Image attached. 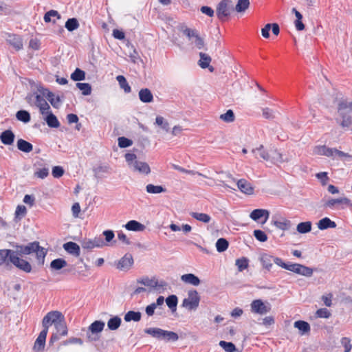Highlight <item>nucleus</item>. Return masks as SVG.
<instances>
[{
    "label": "nucleus",
    "instance_id": "bf43d9fd",
    "mask_svg": "<svg viewBox=\"0 0 352 352\" xmlns=\"http://www.w3.org/2000/svg\"><path fill=\"white\" fill-rule=\"evenodd\" d=\"M118 146L120 148H127L133 144V141L126 137H120L118 139Z\"/></svg>",
    "mask_w": 352,
    "mask_h": 352
},
{
    "label": "nucleus",
    "instance_id": "a211bd4d",
    "mask_svg": "<svg viewBox=\"0 0 352 352\" xmlns=\"http://www.w3.org/2000/svg\"><path fill=\"white\" fill-rule=\"evenodd\" d=\"M250 217L252 220L256 221L264 217L263 223H265L270 217V212L265 209H255L251 212Z\"/></svg>",
    "mask_w": 352,
    "mask_h": 352
},
{
    "label": "nucleus",
    "instance_id": "ddd939ff",
    "mask_svg": "<svg viewBox=\"0 0 352 352\" xmlns=\"http://www.w3.org/2000/svg\"><path fill=\"white\" fill-rule=\"evenodd\" d=\"M47 331V329L43 328V330L40 332L34 342V349L35 351H41L44 349Z\"/></svg>",
    "mask_w": 352,
    "mask_h": 352
},
{
    "label": "nucleus",
    "instance_id": "8fccbe9b",
    "mask_svg": "<svg viewBox=\"0 0 352 352\" xmlns=\"http://www.w3.org/2000/svg\"><path fill=\"white\" fill-rule=\"evenodd\" d=\"M219 344L226 352H235L236 351V346L231 342L221 340Z\"/></svg>",
    "mask_w": 352,
    "mask_h": 352
},
{
    "label": "nucleus",
    "instance_id": "cd10ccee",
    "mask_svg": "<svg viewBox=\"0 0 352 352\" xmlns=\"http://www.w3.org/2000/svg\"><path fill=\"white\" fill-rule=\"evenodd\" d=\"M16 146L17 148L19 151H23L24 153H30L33 150V145L30 142L23 139L18 140L16 142Z\"/></svg>",
    "mask_w": 352,
    "mask_h": 352
},
{
    "label": "nucleus",
    "instance_id": "aec40b11",
    "mask_svg": "<svg viewBox=\"0 0 352 352\" xmlns=\"http://www.w3.org/2000/svg\"><path fill=\"white\" fill-rule=\"evenodd\" d=\"M133 171H136L142 174L148 175L151 172V168L146 162L135 161V164L131 167Z\"/></svg>",
    "mask_w": 352,
    "mask_h": 352
},
{
    "label": "nucleus",
    "instance_id": "412c9836",
    "mask_svg": "<svg viewBox=\"0 0 352 352\" xmlns=\"http://www.w3.org/2000/svg\"><path fill=\"white\" fill-rule=\"evenodd\" d=\"M344 204L347 206H351V201L346 197L338 198V199H331L328 200L324 206L326 208H333L336 205Z\"/></svg>",
    "mask_w": 352,
    "mask_h": 352
},
{
    "label": "nucleus",
    "instance_id": "de8ad7c7",
    "mask_svg": "<svg viewBox=\"0 0 352 352\" xmlns=\"http://www.w3.org/2000/svg\"><path fill=\"white\" fill-rule=\"evenodd\" d=\"M54 326L57 333H58L60 336H66L67 334V328L65 322V319L58 321L57 324L55 323Z\"/></svg>",
    "mask_w": 352,
    "mask_h": 352
},
{
    "label": "nucleus",
    "instance_id": "4d7b16f0",
    "mask_svg": "<svg viewBox=\"0 0 352 352\" xmlns=\"http://www.w3.org/2000/svg\"><path fill=\"white\" fill-rule=\"evenodd\" d=\"M110 169L109 166H98L93 168L94 176L96 178H101V173H108Z\"/></svg>",
    "mask_w": 352,
    "mask_h": 352
},
{
    "label": "nucleus",
    "instance_id": "680f3d73",
    "mask_svg": "<svg viewBox=\"0 0 352 352\" xmlns=\"http://www.w3.org/2000/svg\"><path fill=\"white\" fill-rule=\"evenodd\" d=\"M65 173L64 168L60 166H55L52 168V174L55 178L61 177Z\"/></svg>",
    "mask_w": 352,
    "mask_h": 352
},
{
    "label": "nucleus",
    "instance_id": "f3484780",
    "mask_svg": "<svg viewBox=\"0 0 352 352\" xmlns=\"http://www.w3.org/2000/svg\"><path fill=\"white\" fill-rule=\"evenodd\" d=\"M263 267L270 272L273 265L274 256L267 253H262L258 258Z\"/></svg>",
    "mask_w": 352,
    "mask_h": 352
},
{
    "label": "nucleus",
    "instance_id": "423d86ee",
    "mask_svg": "<svg viewBox=\"0 0 352 352\" xmlns=\"http://www.w3.org/2000/svg\"><path fill=\"white\" fill-rule=\"evenodd\" d=\"M7 263L8 264H6V266H8L10 263H12L16 267L25 273H30L32 271V266L30 263L26 260L21 258L20 256L9 254Z\"/></svg>",
    "mask_w": 352,
    "mask_h": 352
},
{
    "label": "nucleus",
    "instance_id": "f257e3e1",
    "mask_svg": "<svg viewBox=\"0 0 352 352\" xmlns=\"http://www.w3.org/2000/svg\"><path fill=\"white\" fill-rule=\"evenodd\" d=\"M15 248V250L8 249V252H10L8 254H12L23 257V256L35 253L38 264L40 265L44 264L47 250L40 246L39 242L33 241L28 243L27 245H16Z\"/></svg>",
    "mask_w": 352,
    "mask_h": 352
},
{
    "label": "nucleus",
    "instance_id": "7c9ffc66",
    "mask_svg": "<svg viewBox=\"0 0 352 352\" xmlns=\"http://www.w3.org/2000/svg\"><path fill=\"white\" fill-rule=\"evenodd\" d=\"M294 326L295 328H297L301 332L302 335L309 333L310 331V325L306 321L297 320L294 322Z\"/></svg>",
    "mask_w": 352,
    "mask_h": 352
},
{
    "label": "nucleus",
    "instance_id": "603ef678",
    "mask_svg": "<svg viewBox=\"0 0 352 352\" xmlns=\"http://www.w3.org/2000/svg\"><path fill=\"white\" fill-rule=\"evenodd\" d=\"M190 215L194 219L204 222V223H208L210 221V217L205 213H199V212H191Z\"/></svg>",
    "mask_w": 352,
    "mask_h": 352
},
{
    "label": "nucleus",
    "instance_id": "7ed1b4c3",
    "mask_svg": "<svg viewBox=\"0 0 352 352\" xmlns=\"http://www.w3.org/2000/svg\"><path fill=\"white\" fill-rule=\"evenodd\" d=\"M144 332L151 335L155 338L166 342H175L178 340L179 336L177 333L153 327L144 329Z\"/></svg>",
    "mask_w": 352,
    "mask_h": 352
},
{
    "label": "nucleus",
    "instance_id": "37998d69",
    "mask_svg": "<svg viewBox=\"0 0 352 352\" xmlns=\"http://www.w3.org/2000/svg\"><path fill=\"white\" fill-rule=\"evenodd\" d=\"M229 246V242L225 238H219L216 242V248L219 252H225Z\"/></svg>",
    "mask_w": 352,
    "mask_h": 352
},
{
    "label": "nucleus",
    "instance_id": "4c0bfd02",
    "mask_svg": "<svg viewBox=\"0 0 352 352\" xmlns=\"http://www.w3.org/2000/svg\"><path fill=\"white\" fill-rule=\"evenodd\" d=\"M166 303L173 312L175 311L178 303V298L177 296L174 294L168 296L166 298Z\"/></svg>",
    "mask_w": 352,
    "mask_h": 352
},
{
    "label": "nucleus",
    "instance_id": "9d476101",
    "mask_svg": "<svg viewBox=\"0 0 352 352\" xmlns=\"http://www.w3.org/2000/svg\"><path fill=\"white\" fill-rule=\"evenodd\" d=\"M270 306L265 305L262 300H254L251 303V311L253 313L264 315L270 311Z\"/></svg>",
    "mask_w": 352,
    "mask_h": 352
},
{
    "label": "nucleus",
    "instance_id": "473e14b6",
    "mask_svg": "<svg viewBox=\"0 0 352 352\" xmlns=\"http://www.w3.org/2000/svg\"><path fill=\"white\" fill-rule=\"evenodd\" d=\"M67 265V261L62 258L54 259L50 263V267L54 270H60Z\"/></svg>",
    "mask_w": 352,
    "mask_h": 352
},
{
    "label": "nucleus",
    "instance_id": "c03bdc74",
    "mask_svg": "<svg viewBox=\"0 0 352 352\" xmlns=\"http://www.w3.org/2000/svg\"><path fill=\"white\" fill-rule=\"evenodd\" d=\"M317 152L321 155L334 157L335 148H329L326 146H320L317 148Z\"/></svg>",
    "mask_w": 352,
    "mask_h": 352
},
{
    "label": "nucleus",
    "instance_id": "58836bf2",
    "mask_svg": "<svg viewBox=\"0 0 352 352\" xmlns=\"http://www.w3.org/2000/svg\"><path fill=\"white\" fill-rule=\"evenodd\" d=\"M283 221L273 220V224L280 230H287L290 228L291 221L289 220L282 218Z\"/></svg>",
    "mask_w": 352,
    "mask_h": 352
},
{
    "label": "nucleus",
    "instance_id": "2eb2a0df",
    "mask_svg": "<svg viewBox=\"0 0 352 352\" xmlns=\"http://www.w3.org/2000/svg\"><path fill=\"white\" fill-rule=\"evenodd\" d=\"M133 263V258L131 254H126L118 263L117 268L121 270H127Z\"/></svg>",
    "mask_w": 352,
    "mask_h": 352
},
{
    "label": "nucleus",
    "instance_id": "864d4df0",
    "mask_svg": "<svg viewBox=\"0 0 352 352\" xmlns=\"http://www.w3.org/2000/svg\"><path fill=\"white\" fill-rule=\"evenodd\" d=\"M27 210L25 206L23 205H19L16 207L15 211V217L14 219L17 222L20 221L26 214Z\"/></svg>",
    "mask_w": 352,
    "mask_h": 352
},
{
    "label": "nucleus",
    "instance_id": "e433bc0d",
    "mask_svg": "<svg viewBox=\"0 0 352 352\" xmlns=\"http://www.w3.org/2000/svg\"><path fill=\"white\" fill-rule=\"evenodd\" d=\"M116 80L118 82L120 88L122 89L125 93L128 94L131 91V88L124 76L118 75L116 77Z\"/></svg>",
    "mask_w": 352,
    "mask_h": 352
},
{
    "label": "nucleus",
    "instance_id": "72a5a7b5",
    "mask_svg": "<svg viewBox=\"0 0 352 352\" xmlns=\"http://www.w3.org/2000/svg\"><path fill=\"white\" fill-rule=\"evenodd\" d=\"M312 223L309 221L300 222L297 225L296 230L300 234H306L311 230Z\"/></svg>",
    "mask_w": 352,
    "mask_h": 352
},
{
    "label": "nucleus",
    "instance_id": "39448f33",
    "mask_svg": "<svg viewBox=\"0 0 352 352\" xmlns=\"http://www.w3.org/2000/svg\"><path fill=\"white\" fill-rule=\"evenodd\" d=\"M181 30L190 41L193 43L195 47L201 50L204 47V41L200 37L199 32L195 29H191L186 26H182Z\"/></svg>",
    "mask_w": 352,
    "mask_h": 352
},
{
    "label": "nucleus",
    "instance_id": "f704fd0d",
    "mask_svg": "<svg viewBox=\"0 0 352 352\" xmlns=\"http://www.w3.org/2000/svg\"><path fill=\"white\" fill-rule=\"evenodd\" d=\"M252 153L254 154L256 158L260 157L266 161L270 160V153L264 150L263 146L262 145L256 149H253Z\"/></svg>",
    "mask_w": 352,
    "mask_h": 352
},
{
    "label": "nucleus",
    "instance_id": "a878e982",
    "mask_svg": "<svg viewBox=\"0 0 352 352\" xmlns=\"http://www.w3.org/2000/svg\"><path fill=\"white\" fill-rule=\"evenodd\" d=\"M44 120L50 128H58L60 126V122L57 117L52 113H47L44 117Z\"/></svg>",
    "mask_w": 352,
    "mask_h": 352
},
{
    "label": "nucleus",
    "instance_id": "ea45409f",
    "mask_svg": "<svg viewBox=\"0 0 352 352\" xmlns=\"http://www.w3.org/2000/svg\"><path fill=\"white\" fill-rule=\"evenodd\" d=\"M16 118L19 121L28 123L31 120L30 113L26 110H19L16 113Z\"/></svg>",
    "mask_w": 352,
    "mask_h": 352
},
{
    "label": "nucleus",
    "instance_id": "393cba45",
    "mask_svg": "<svg viewBox=\"0 0 352 352\" xmlns=\"http://www.w3.org/2000/svg\"><path fill=\"white\" fill-rule=\"evenodd\" d=\"M318 228L320 230H327L328 228H335L336 223L335 221H331L329 217H324L321 219L317 223Z\"/></svg>",
    "mask_w": 352,
    "mask_h": 352
},
{
    "label": "nucleus",
    "instance_id": "c9c22d12",
    "mask_svg": "<svg viewBox=\"0 0 352 352\" xmlns=\"http://www.w3.org/2000/svg\"><path fill=\"white\" fill-rule=\"evenodd\" d=\"M200 59L199 60V65L202 69H206L209 67V65L211 62V57L204 52H199V54Z\"/></svg>",
    "mask_w": 352,
    "mask_h": 352
},
{
    "label": "nucleus",
    "instance_id": "1a4fd4ad",
    "mask_svg": "<svg viewBox=\"0 0 352 352\" xmlns=\"http://www.w3.org/2000/svg\"><path fill=\"white\" fill-rule=\"evenodd\" d=\"M232 10V3L230 0L221 1L217 7V15L219 19L221 21L226 20Z\"/></svg>",
    "mask_w": 352,
    "mask_h": 352
},
{
    "label": "nucleus",
    "instance_id": "c756f323",
    "mask_svg": "<svg viewBox=\"0 0 352 352\" xmlns=\"http://www.w3.org/2000/svg\"><path fill=\"white\" fill-rule=\"evenodd\" d=\"M121 323H122L121 318L118 316H115L111 317L108 320L107 327H108L109 329H110L111 331H115V330H117L120 327Z\"/></svg>",
    "mask_w": 352,
    "mask_h": 352
},
{
    "label": "nucleus",
    "instance_id": "052dcab7",
    "mask_svg": "<svg viewBox=\"0 0 352 352\" xmlns=\"http://www.w3.org/2000/svg\"><path fill=\"white\" fill-rule=\"evenodd\" d=\"M254 236L260 242H265L267 240V234L261 230H254Z\"/></svg>",
    "mask_w": 352,
    "mask_h": 352
},
{
    "label": "nucleus",
    "instance_id": "f03ea898",
    "mask_svg": "<svg viewBox=\"0 0 352 352\" xmlns=\"http://www.w3.org/2000/svg\"><path fill=\"white\" fill-rule=\"evenodd\" d=\"M338 113L340 119L336 118V121L343 129L349 128L352 124V102L342 100L338 104Z\"/></svg>",
    "mask_w": 352,
    "mask_h": 352
},
{
    "label": "nucleus",
    "instance_id": "6e6d98bb",
    "mask_svg": "<svg viewBox=\"0 0 352 352\" xmlns=\"http://www.w3.org/2000/svg\"><path fill=\"white\" fill-rule=\"evenodd\" d=\"M46 98L48 100L53 107L56 109L60 107L61 104V100L60 96H55L54 94L52 92V96H47Z\"/></svg>",
    "mask_w": 352,
    "mask_h": 352
},
{
    "label": "nucleus",
    "instance_id": "49530a36",
    "mask_svg": "<svg viewBox=\"0 0 352 352\" xmlns=\"http://www.w3.org/2000/svg\"><path fill=\"white\" fill-rule=\"evenodd\" d=\"M85 75L86 74L83 70L76 68L71 74V78L74 81H81L85 79Z\"/></svg>",
    "mask_w": 352,
    "mask_h": 352
},
{
    "label": "nucleus",
    "instance_id": "e2e57ef3",
    "mask_svg": "<svg viewBox=\"0 0 352 352\" xmlns=\"http://www.w3.org/2000/svg\"><path fill=\"white\" fill-rule=\"evenodd\" d=\"M136 159L137 156L134 153H127L125 154V160L130 168L135 164V161H138Z\"/></svg>",
    "mask_w": 352,
    "mask_h": 352
},
{
    "label": "nucleus",
    "instance_id": "0eeeda50",
    "mask_svg": "<svg viewBox=\"0 0 352 352\" xmlns=\"http://www.w3.org/2000/svg\"><path fill=\"white\" fill-rule=\"evenodd\" d=\"M200 299V296L196 290H190L188 298L183 300L182 306L189 311H195L199 307Z\"/></svg>",
    "mask_w": 352,
    "mask_h": 352
},
{
    "label": "nucleus",
    "instance_id": "9b49d317",
    "mask_svg": "<svg viewBox=\"0 0 352 352\" xmlns=\"http://www.w3.org/2000/svg\"><path fill=\"white\" fill-rule=\"evenodd\" d=\"M105 243L102 237H95L94 239L85 240L82 242V247L84 249L91 250L94 248H102Z\"/></svg>",
    "mask_w": 352,
    "mask_h": 352
},
{
    "label": "nucleus",
    "instance_id": "a19ab883",
    "mask_svg": "<svg viewBox=\"0 0 352 352\" xmlns=\"http://www.w3.org/2000/svg\"><path fill=\"white\" fill-rule=\"evenodd\" d=\"M146 190L148 193L151 194H159L166 191V189L162 186H155L151 184L146 185Z\"/></svg>",
    "mask_w": 352,
    "mask_h": 352
},
{
    "label": "nucleus",
    "instance_id": "0e129e2a",
    "mask_svg": "<svg viewBox=\"0 0 352 352\" xmlns=\"http://www.w3.org/2000/svg\"><path fill=\"white\" fill-rule=\"evenodd\" d=\"M37 91L42 96L47 98V96H52V92L47 88L44 87L43 85H39L37 87Z\"/></svg>",
    "mask_w": 352,
    "mask_h": 352
},
{
    "label": "nucleus",
    "instance_id": "f8f14e48",
    "mask_svg": "<svg viewBox=\"0 0 352 352\" xmlns=\"http://www.w3.org/2000/svg\"><path fill=\"white\" fill-rule=\"evenodd\" d=\"M6 35V42L16 50L19 51L23 48V40L19 35L10 33H7Z\"/></svg>",
    "mask_w": 352,
    "mask_h": 352
},
{
    "label": "nucleus",
    "instance_id": "dca6fc26",
    "mask_svg": "<svg viewBox=\"0 0 352 352\" xmlns=\"http://www.w3.org/2000/svg\"><path fill=\"white\" fill-rule=\"evenodd\" d=\"M63 247L67 253L74 256L78 257L80 254V248L75 242L69 241L65 243Z\"/></svg>",
    "mask_w": 352,
    "mask_h": 352
},
{
    "label": "nucleus",
    "instance_id": "5fc2aeb1",
    "mask_svg": "<svg viewBox=\"0 0 352 352\" xmlns=\"http://www.w3.org/2000/svg\"><path fill=\"white\" fill-rule=\"evenodd\" d=\"M219 118L226 122H232L234 119V113L232 109H228L225 113L220 116Z\"/></svg>",
    "mask_w": 352,
    "mask_h": 352
},
{
    "label": "nucleus",
    "instance_id": "6ab92c4d",
    "mask_svg": "<svg viewBox=\"0 0 352 352\" xmlns=\"http://www.w3.org/2000/svg\"><path fill=\"white\" fill-rule=\"evenodd\" d=\"M14 138L15 135L10 129L5 130L0 134V140L5 145H12Z\"/></svg>",
    "mask_w": 352,
    "mask_h": 352
},
{
    "label": "nucleus",
    "instance_id": "338daca9",
    "mask_svg": "<svg viewBox=\"0 0 352 352\" xmlns=\"http://www.w3.org/2000/svg\"><path fill=\"white\" fill-rule=\"evenodd\" d=\"M341 344L344 348V352H350L352 349L351 340L346 337H344L341 339Z\"/></svg>",
    "mask_w": 352,
    "mask_h": 352
},
{
    "label": "nucleus",
    "instance_id": "3c124183",
    "mask_svg": "<svg viewBox=\"0 0 352 352\" xmlns=\"http://www.w3.org/2000/svg\"><path fill=\"white\" fill-rule=\"evenodd\" d=\"M249 0H238V2L235 6L234 10L237 12H243L245 10H247L249 8Z\"/></svg>",
    "mask_w": 352,
    "mask_h": 352
},
{
    "label": "nucleus",
    "instance_id": "13d9d810",
    "mask_svg": "<svg viewBox=\"0 0 352 352\" xmlns=\"http://www.w3.org/2000/svg\"><path fill=\"white\" fill-rule=\"evenodd\" d=\"M155 124L166 131L168 132L169 131V124L163 117L160 116H157L155 119Z\"/></svg>",
    "mask_w": 352,
    "mask_h": 352
},
{
    "label": "nucleus",
    "instance_id": "b1692460",
    "mask_svg": "<svg viewBox=\"0 0 352 352\" xmlns=\"http://www.w3.org/2000/svg\"><path fill=\"white\" fill-rule=\"evenodd\" d=\"M181 280L183 282L190 284L193 286H197L201 283L199 278L191 273L182 275L181 276Z\"/></svg>",
    "mask_w": 352,
    "mask_h": 352
},
{
    "label": "nucleus",
    "instance_id": "bb28decb",
    "mask_svg": "<svg viewBox=\"0 0 352 352\" xmlns=\"http://www.w3.org/2000/svg\"><path fill=\"white\" fill-rule=\"evenodd\" d=\"M314 270L311 267L305 266L302 264H297L296 270L295 273L306 276V277H311L313 274Z\"/></svg>",
    "mask_w": 352,
    "mask_h": 352
},
{
    "label": "nucleus",
    "instance_id": "6e6552de",
    "mask_svg": "<svg viewBox=\"0 0 352 352\" xmlns=\"http://www.w3.org/2000/svg\"><path fill=\"white\" fill-rule=\"evenodd\" d=\"M64 318L65 317L61 312L58 311H51L48 312L43 318V327L48 330L49 327L51 324H54L55 325V323L57 324L58 321L64 320Z\"/></svg>",
    "mask_w": 352,
    "mask_h": 352
},
{
    "label": "nucleus",
    "instance_id": "5701e85b",
    "mask_svg": "<svg viewBox=\"0 0 352 352\" xmlns=\"http://www.w3.org/2000/svg\"><path fill=\"white\" fill-rule=\"evenodd\" d=\"M124 228L127 230L135 231V232H141L144 230L146 228L145 226L135 220H131L128 221L125 225Z\"/></svg>",
    "mask_w": 352,
    "mask_h": 352
},
{
    "label": "nucleus",
    "instance_id": "4be33fe9",
    "mask_svg": "<svg viewBox=\"0 0 352 352\" xmlns=\"http://www.w3.org/2000/svg\"><path fill=\"white\" fill-rule=\"evenodd\" d=\"M139 99L144 103H150L153 101V95L151 91L148 88H143L140 90Z\"/></svg>",
    "mask_w": 352,
    "mask_h": 352
},
{
    "label": "nucleus",
    "instance_id": "4468645a",
    "mask_svg": "<svg viewBox=\"0 0 352 352\" xmlns=\"http://www.w3.org/2000/svg\"><path fill=\"white\" fill-rule=\"evenodd\" d=\"M237 188L244 194L250 195L254 193V187L245 179H241L236 182Z\"/></svg>",
    "mask_w": 352,
    "mask_h": 352
},
{
    "label": "nucleus",
    "instance_id": "774afa93",
    "mask_svg": "<svg viewBox=\"0 0 352 352\" xmlns=\"http://www.w3.org/2000/svg\"><path fill=\"white\" fill-rule=\"evenodd\" d=\"M49 175V169L47 168H43L34 173V175L38 178L44 179Z\"/></svg>",
    "mask_w": 352,
    "mask_h": 352
},
{
    "label": "nucleus",
    "instance_id": "a18cd8bd",
    "mask_svg": "<svg viewBox=\"0 0 352 352\" xmlns=\"http://www.w3.org/2000/svg\"><path fill=\"white\" fill-rule=\"evenodd\" d=\"M235 265L237 266L239 272H243L249 266V259L246 257H241L235 261Z\"/></svg>",
    "mask_w": 352,
    "mask_h": 352
},
{
    "label": "nucleus",
    "instance_id": "09e8293b",
    "mask_svg": "<svg viewBox=\"0 0 352 352\" xmlns=\"http://www.w3.org/2000/svg\"><path fill=\"white\" fill-rule=\"evenodd\" d=\"M270 153V160L274 164L282 163L284 160L281 153L277 152L276 150L271 151Z\"/></svg>",
    "mask_w": 352,
    "mask_h": 352
},
{
    "label": "nucleus",
    "instance_id": "2f4dec72",
    "mask_svg": "<svg viewBox=\"0 0 352 352\" xmlns=\"http://www.w3.org/2000/svg\"><path fill=\"white\" fill-rule=\"evenodd\" d=\"M137 283L146 287L157 288V280H155V278H149L148 276H144L141 278L137 279Z\"/></svg>",
    "mask_w": 352,
    "mask_h": 352
},
{
    "label": "nucleus",
    "instance_id": "79ce46f5",
    "mask_svg": "<svg viewBox=\"0 0 352 352\" xmlns=\"http://www.w3.org/2000/svg\"><path fill=\"white\" fill-rule=\"evenodd\" d=\"M76 87L82 91L84 96H89L91 93V86L87 82H76Z\"/></svg>",
    "mask_w": 352,
    "mask_h": 352
},
{
    "label": "nucleus",
    "instance_id": "c85d7f7f",
    "mask_svg": "<svg viewBox=\"0 0 352 352\" xmlns=\"http://www.w3.org/2000/svg\"><path fill=\"white\" fill-rule=\"evenodd\" d=\"M142 314L140 311H129L125 314L124 319L126 322H139L141 320Z\"/></svg>",
    "mask_w": 352,
    "mask_h": 352
},
{
    "label": "nucleus",
    "instance_id": "20e7f679",
    "mask_svg": "<svg viewBox=\"0 0 352 352\" xmlns=\"http://www.w3.org/2000/svg\"><path fill=\"white\" fill-rule=\"evenodd\" d=\"M105 326L104 322L102 320H95L88 327L86 336L89 342H96L100 339V334L103 331Z\"/></svg>",
    "mask_w": 352,
    "mask_h": 352
},
{
    "label": "nucleus",
    "instance_id": "69168bd1",
    "mask_svg": "<svg viewBox=\"0 0 352 352\" xmlns=\"http://www.w3.org/2000/svg\"><path fill=\"white\" fill-rule=\"evenodd\" d=\"M316 315L319 318H329L331 316V313L327 309L321 308L317 310Z\"/></svg>",
    "mask_w": 352,
    "mask_h": 352
}]
</instances>
